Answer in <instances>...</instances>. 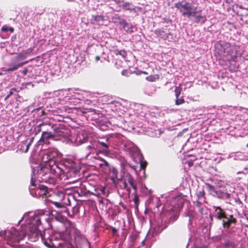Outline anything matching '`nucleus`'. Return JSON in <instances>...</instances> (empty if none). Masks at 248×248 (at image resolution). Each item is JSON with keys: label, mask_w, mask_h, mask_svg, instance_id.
<instances>
[{"label": "nucleus", "mask_w": 248, "mask_h": 248, "mask_svg": "<svg viewBox=\"0 0 248 248\" xmlns=\"http://www.w3.org/2000/svg\"><path fill=\"white\" fill-rule=\"evenodd\" d=\"M224 192L221 191V190H215L213 193H212V195L214 197L217 198L219 199H223L224 197Z\"/></svg>", "instance_id": "a211bd4d"}, {"label": "nucleus", "mask_w": 248, "mask_h": 248, "mask_svg": "<svg viewBox=\"0 0 248 248\" xmlns=\"http://www.w3.org/2000/svg\"><path fill=\"white\" fill-rule=\"evenodd\" d=\"M185 202V201L183 199L180 200V201L179 202V203H178V206L180 208H182Z\"/></svg>", "instance_id": "473e14b6"}, {"label": "nucleus", "mask_w": 248, "mask_h": 248, "mask_svg": "<svg viewBox=\"0 0 248 248\" xmlns=\"http://www.w3.org/2000/svg\"><path fill=\"white\" fill-rule=\"evenodd\" d=\"M16 91V89H15V88H12V89L10 90V92H9V93L8 95L7 96L6 98H8V97H10L11 95H12V94H13V91Z\"/></svg>", "instance_id": "58836bf2"}, {"label": "nucleus", "mask_w": 248, "mask_h": 248, "mask_svg": "<svg viewBox=\"0 0 248 248\" xmlns=\"http://www.w3.org/2000/svg\"><path fill=\"white\" fill-rule=\"evenodd\" d=\"M26 235H28L29 240L31 242H35L40 237L42 238L44 236L41 229H36L35 228L27 229Z\"/></svg>", "instance_id": "9d476101"}, {"label": "nucleus", "mask_w": 248, "mask_h": 248, "mask_svg": "<svg viewBox=\"0 0 248 248\" xmlns=\"http://www.w3.org/2000/svg\"><path fill=\"white\" fill-rule=\"evenodd\" d=\"M131 242H132L131 245H133L134 240L136 239V237L135 236H131Z\"/></svg>", "instance_id": "37998d69"}, {"label": "nucleus", "mask_w": 248, "mask_h": 248, "mask_svg": "<svg viewBox=\"0 0 248 248\" xmlns=\"http://www.w3.org/2000/svg\"><path fill=\"white\" fill-rule=\"evenodd\" d=\"M108 139H106V141H108Z\"/></svg>", "instance_id": "6e6d98bb"}, {"label": "nucleus", "mask_w": 248, "mask_h": 248, "mask_svg": "<svg viewBox=\"0 0 248 248\" xmlns=\"http://www.w3.org/2000/svg\"><path fill=\"white\" fill-rule=\"evenodd\" d=\"M140 73H142L144 74H147V73L146 72H140Z\"/></svg>", "instance_id": "3c124183"}, {"label": "nucleus", "mask_w": 248, "mask_h": 248, "mask_svg": "<svg viewBox=\"0 0 248 248\" xmlns=\"http://www.w3.org/2000/svg\"><path fill=\"white\" fill-rule=\"evenodd\" d=\"M121 74L122 75H124V69H123L122 71H121Z\"/></svg>", "instance_id": "09e8293b"}, {"label": "nucleus", "mask_w": 248, "mask_h": 248, "mask_svg": "<svg viewBox=\"0 0 248 248\" xmlns=\"http://www.w3.org/2000/svg\"><path fill=\"white\" fill-rule=\"evenodd\" d=\"M124 186H125V188H126L127 185H126V182H125Z\"/></svg>", "instance_id": "603ef678"}, {"label": "nucleus", "mask_w": 248, "mask_h": 248, "mask_svg": "<svg viewBox=\"0 0 248 248\" xmlns=\"http://www.w3.org/2000/svg\"><path fill=\"white\" fill-rule=\"evenodd\" d=\"M99 60H100V57H99V56H96V57H95V60H96V61H99Z\"/></svg>", "instance_id": "49530a36"}, {"label": "nucleus", "mask_w": 248, "mask_h": 248, "mask_svg": "<svg viewBox=\"0 0 248 248\" xmlns=\"http://www.w3.org/2000/svg\"><path fill=\"white\" fill-rule=\"evenodd\" d=\"M186 217H188V221H189V223H191V221L194 218V215H193L192 212H191V211H189L187 212V213H186Z\"/></svg>", "instance_id": "bb28decb"}, {"label": "nucleus", "mask_w": 248, "mask_h": 248, "mask_svg": "<svg viewBox=\"0 0 248 248\" xmlns=\"http://www.w3.org/2000/svg\"><path fill=\"white\" fill-rule=\"evenodd\" d=\"M38 110H41V114H42V115H43V114H44V110H41L40 108H38Z\"/></svg>", "instance_id": "de8ad7c7"}, {"label": "nucleus", "mask_w": 248, "mask_h": 248, "mask_svg": "<svg viewBox=\"0 0 248 248\" xmlns=\"http://www.w3.org/2000/svg\"><path fill=\"white\" fill-rule=\"evenodd\" d=\"M88 140V137L83 133H80L78 135L75 139V142L77 145L85 143Z\"/></svg>", "instance_id": "f3484780"}, {"label": "nucleus", "mask_w": 248, "mask_h": 248, "mask_svg": "<svg viewBox=\"0 0 248 248\" xmlns=\"http://www.w3.org/2000/svg\"><path fill=\"white\" fill-rule=\"evenodd\" d=\"M59 196L60 197H62V199H64V195H63V194L62 193H61L59 194Z\"/></svg>", "instance_id": "a18cd8bd"}, {"label": "nucleus", "mask_w": 248, "mask_h": 248, "mask_svg": "<svg viewBox=\"0 0 248 248\" xmlns=\"http://www.w3.org/2000/svg\"><path fill=\"white\" fill-rule=\"evenodd\" d=\"M197 199L202 200L203 201H205V192L203 189L198 191L196 193Z\"/></svg>", "instance_id": "5701e85b"}, {"label": "nucleus", "mask_w": 248, "mask_h": 248, "mask_svg": "<svg viewBox=\"0 0 248 248\" xmlns=\"http://www.w3.org/2000/svg\"><path fill=\"white\" fill-rule=\"evenodd\" d=\"M1 31L4 32H7L8 31H10L11 32H13L14 31V29L13 27H9L6 25H4L1 28Z\"/></svg>", "instance_id": "393cba45"}, {"label": "nucleus", "mask_w": 248, "mask_h": 248, "mask_svg": "<svg viewBox=\"0 0 248 248\" xmlns=\"http://www.w3.org/2000/svg\"><path fill=\"white\" fill-rule=\"evenodd\" d=\"M31 142V140L30 141L29 143H28L27 145H26V150L25 151V152H27L28 151Z\"/></svg>", "instance_id": "79ce46f5"}, {"label": "nucleus", "mask_w": 248, "mask_h": 248, "mask_svg": "<svg viewBox=\"0 0 248 248\" xmlns=\"http://www.w3.org/2000/svg\"><path fill=\"white\" fill-rule=\"evenodd\" d=\"M63 172H62V173L60 175L66 173V176L67 178H75V180L74 181H76L80 178V175L79 174V170L77 168L71 167L68 169L67 172H65L63 170Z\"/></svg>", "instance_id": "f8f14e48"}, {"label": "nucleus", "mask_w": 248, "mask_h": 248, "mask_svg": "<svg viewBox=\"0 0 248 248\" xmlns=\"http://www.w3.org/2000/svg\"><path fill=\"white\" fill-rule=\"evenodd\" d=\"M55 157V154L48 151L43 154L42 160L46 164L40 165L36 169L38 170V176L41 179H38L39 181L48 182L51 178L52 174L60 175L63 172L62 169L55 163L54 160Z\"/></svg>", "instance_id": "f03ea898"}, {"label": "nucleus", "mask_w": 248, "mask_h": 248, "mask_svg": "<svg viewBox=\"0 0 248 248\" xmlns=\"http://www.w3.org/2000/svg\"><path fill=\"white\" fill-rule=\"evenodd\" d=\"M127 26V23H126L125 22V28H126V27ZM132 29H133V27H131L130 29H129V28H127V30H126V28H125V31H129V32H132V31H133Z\"/></svg>", "instance_id": "ea45409f"}, {"label": "nucleus", "mask_w": 248, "mask_h": 248, "mask_svg": "<svg viewBox=\"0 0 248 248\" xmlns=\"http://www.w3.org/2000/svg\"><path fill=\"white\" fill-rule=\"evenodd\" d=\"M226 248H235L236 247L235 244L230 240H227L223 244Z\"/></svg>", "instance_id": "aec40b11"}, {"label": "nucleus", "mask_w": 248, "mask_h": 248, "mask_svg": "<svg viewBox=\"0 0 248 248\" xmlns=\"http://www.w3.org/2000/svg\"><path fill=\"white\" fill-rule=\"evenodd\" d=\"M59 241V239L54 235L50 236L47 238H45L44 236L42 238V242L48 248H57L62 245Z\"/></svg>", "instance_id": "1a4fd4ad"}, {"label": "nucleus", "mask_w": 248, "mask_h": 248, "mask_svg": "<svg viewBox=\"0 0 248 248\" xmlns=\"http://www.w3.org/2000/svg\"><path fill=\"white\" fill-rule=\"evenodd\" d=\"M127 190L128 192L129 191V188H127Z\"/></svg>", "instance_id": "864d4df0"}, {"label": "nucleus", "mask_w": 248, "mask_h": 248, "mask_svg": "<svg viewBox=\"0 0 248 248\" xmlns=\"http://www.w3.org/2000/svg\"><path fill=\"white\" fill-rule=\"evenodd\" d=\"M46 202L47 205L50 206L51 208H53V207L49 204V203L54 205L56 209L59 210L57 211L59 213L66 212L67 210L66 207L64 205L63 203L61 202L52 201L50 200L47 199Z\"/></svg>", "instance_id": "4468645a"}, {"label": "nucleus", "mask_w": 248, "mask_h": 248, "mask_svg": "<svg viewBox=\"0 0 248 248\" xmlns=\"http://www.w3.org/2000/svg\"><path fill=\"white\" fill-rule=\"evenodd\" d=\"M115 53L116 54V59L115 62V65L117 68L119 69L123 67V61L124 59V50H115Z\"/></svg>", "instance_id": "ddd939ff"}, {"label": "nucleus", "mask_w": 248, "mask_h": 248, "mask_svg": "<svg viewBox=\"0 0 248 248\" xmlns=\"http://www.w3.org/2000/svg\"><path fill=\"white\" fill-rule=\"evenodd\" d=\"M65 129L63 125H60L58 127H56L53 129L54 137L56 136H60L65 137L67 136V132L64 131Z\"/></svg>", "instance_id": "dca6fc26"}, {"label": "nucleus", "mask_w": 248, "mask_h": 248, "mask_svg": "<svg viewBox=\"0 0 248 248\" xmlns=\"http://www.w3.org/2000/svg\"><path fill=\"white\" fill-rule=\"evenodd\" d=\"M205 185L207 188L208 191L210 192V194L212 195V193H213L214 191L216 190L215 189V187L208 183L205 184Z\"/></svg>", "instance_id": "c756f323"}, {"label": "nucleus", "mask_w": 248, "mask_h": 248, "mask_svg": "<svg viewBox=\"0 0 248 248\" xmlns=\"http://www.w3.org/2000/svg\"><path fill=\"white\" fill-rule=\"evenodd\" d=\"M98 143L102 145V147H104L105 149L103 150V152L105 154H108L109 153V151L108 150V145L106 143L102 141H99Z\"/></svg>", "instance_id": "b1692460"}, {"label": "nucleus", "mask_w": 248, "mask_h": 248, "mask_svg": "<svg viewBox=\"0 0 248 248\" xmlns=\"http://www.w3.org/2000/svg\"><path fill=\"white\" fill-rule=\"evenodd\" d=\"M125 151L128 152L129 154L133 158V160L136 162L139 163V166L138 165L137 166L134 165L132 168L135 171H137V168L139 167L140 170L142 169L145 170V168L147 165L146 161L143 162V157L141 153L140 152L139 149L135 146L132 144V146L127 147L125 144Z\"/></svg>", "instance_id": "20e7f679"}, {"label": "nucleus", "mask_w": 248, "mask_h": 248, "mask_svg": "<svg viewBox=\"0 0 248 248\" xmlns=\"http://www.w3.org/2000/svg\"><path fill=\"white\" fill-rule=\"evenodd\" d=\"M185 102V100L183 98L179 99L178 98H176L175 100V104L176 105H181Z\"/></svg>", "instance_id": "2f4dec72"}, {"label": "nucleus", "mask_w": 248, "mask_h": 248, "mask_svg": "<svg viewBox=\"0 0 248 248\" xmlns=\"http://www.w3.org/2000/svg\"><path fill=\"white\" fill-rule=\"evenodd\" d=\"M32 173L31 175V186H30V189H35V195H38L39 196H47L49 194L48 191V188L46 186L42 185H39L38 187H36V185L35 184L36 180L35 175H38V170H36L34 167H31ZM40 177L38 176L39 178Z\"/></svg>", "instance_id": "39448f33"}, {"label": "nucleus", "mask_w": 248, "mask_h": 248, "mask_svg": "<svg viewBox=\"0 0 248 248\" xmlns=\"http://www.w3.org/2000/svg\"><path fill=\"white\" fill-rule=\"evenodd\" d=\"M21 72L24 75H26L28 72V69L25 68Z\"/></svg>", "instance_id": "a19ab883"}, {"label": "nucleus", "mask_w": 248, "mask_h": 248, "mask_svg": "<svg viewBox=\"0 0 248 248\" xmlns=\"http://www.w3.org/2000/svg\"><path fill=\"white\" fill-rule=\"evenodd\" d=\"M53 138H54V135L52 132L44 131L42 134L41 138L38 141V143L39 144L47 143L48 142V140Z\"/></svg>", "instance_id": "2eb2a0df"}, {"label": "nucleus", "mask_w": 248, "mask_h": 248, "mask_svg": "<svg viewBox=\"0 0 248 248\" xmlns=\"http://www.w3.org/2000/svg\"><path fill=\"white\" fill-rule=\"evenodd\" d=\"M223 197H224L223 199H230L231 195H230V194H229L227 192H226V193L224 192Z\"/></svg>", "instance_id": "e433bc0d"}, {"label": "nucleus", "mask_w": 248, "mask_h": 248, "mask_svg": "<svg viewBox=\"0 0 248 248\" xmlns=\"http://www.w3.org/2000/svg\"><path fill=\"white\" fill-rule=\"evenodd\" d=\"M86 149L89 150V152L87 154V156L92 153H94L95 152V149L93 144L88 146L86 148Z\"/></svg>", "instance_id": "a878e982"}, {"label": "nucleus", "mask_w": 248, "mask_h": 248, "mask_svg": "<svg viewBox=\"0 0 248 248\" xmlns=\"http://www.w3.org/2000/svg\"><path fill=\"white\" fill-rule=\"evenodd\" d=\"M223 234H219L215 236L214 239L215 241H219L223 238Z\"/></svg>", "instance_id": "72a5a7b5"}, {"label": "nucleus", "mask_w": 248, "mask_h": 248, "mask_svg": "<svg viewBox=\"0 0 248 248\" xmlns=\"http://www.w3.org/2000/svg\"><path fill=\"white\" fill-rule=\"evenodd\" d=\"M171 20L169 18H164V22H171Z\"/></svg>", "instance_id": "c03bdc74"}, {"label": "nucleus", "mask_w": 248, "mask_h": 248, "mask_svg": "<svg viewBox=\"0 0 248 248\" xmlns=\"http://www.w3.org/2000/svg\"><path fill=\"white\" fill-rule=\"evenodd\" d=\"M104 165L106 166V167H108L109 166V164L107 161L103 160L102 163L100 164V166L102 167Z\"/></svg>", "instance_id": "c9c22d12"}, {"label": "nucleus", "mask_w": 248, "mask_h": 248, "mask_svg": "<svg viewBox=\"0 0 248 248\" xmlns=\"http://www.w3.org/2000/svg\"><path fill=\"white\" fill-rule=\"evenodd\" d=\"M210 217L211 221H213V217L212 216H210Z\"/></svg>", "instance_id": "8fccbe9b"}, {"label": "nucleus", "mask_w": 248, "mask_h": 248, "mask_svg": "<svg viewBox=\"0 0 248 248\" xmlns=\"http://www.w3.org/2000/svg\"><path fill=\"white\" fill-rule=\"evenodd\" d=\"M213 208L215 209V217L217 220H222V227L226 229L227 234L232 235L234 233L235 228L231 226L232 224H236V218L232 215L227 216L225 210L219 206H214Z\"/></svg>", "instance_id": "7ed1b4c3"}, {"label": "nucleus", "mask_w": 248, "mask_h": 248, "mask_svg": "<svg viewBox=\"0 0 248 248\" xmlns=\"http://www.w3.org/2000/svg\"><path fill=\"white\" fill-rule=\"evenodd\" d=\"M247 147H248V143L247 144Z\"/></svg>", "instance_id": "4d7b16f0"}, {"label": "nucleus", "mask_w": 248, "mask_h": 248, "mask_svg": "<svg viewBox=\"0 0 248 248\" xmlns=\"http://www.w3.org/2000/svg\"><path fill=\"white\" fill-rule=\"evenodd\" d=\"M122 170L120 173L118 170L114 168L112 170V173L115 175L117 181H114V183L118 188V191L121 196L124 195V182L123 181V177H124V163H121Z\"/></svg>", "instance_id": "0eeeda50"}, {"label": "nucleus", "mask_w": 248, "mask_h": 248, "mask_svg": "<svg viewBox=\"0 0 248 248\" xmlns=\"http://www.w3.org/2000/svg\"><path fill=\"white\" fill-rule=\"evenodd\" d=\"M128 182L133 188L134 190V193L135 194L137 187L134 184L133 180L130 178V176L129 175H128Z\"/></svg>", "instance_id": "c85d7f7f"}, {"label": "nucleus", "mask_w": 248, "mask_h": 248, "mask_svg": "<svg viewBox=\"0 0 248 248\" xmlns=\"http://www.w3.org/2000/svg\"><path fill=\"white\" fill-rule=\"evenodd\" d=\"M182 91V88L179 86L176 87L174 90L175 95L176 98L179 97Z\"/></svg>", "instance_id": "cd10ccee"}, {"label": "nucleus", "mask_w": 248, "mask_h": 248, "mask_svg": "<svg viewBox=\"0 0 248 248\" xmlns=\"http://www.w3.org/2000/svg\"><path fill=\"white\" fill-rule=\"evenodd\" d=\"M134 201L135 203L137 205H138L139 198H138V196L137 195H136V194L135 195Z\"/></svg>", "instance_id": "4c0bfd02"}, {"label": "nucleus", "mask_w": 248, "mask_h": 248, "mask_svg": "<svg viewBox=\"0 0 248 248\" xmlns=\"http://www.w3.org/2000/svg\"><path fill=\"white\" fill-rule=\"evenodd\" d=\"M204 202L202 200L197 199L196 201L194 202L195 205L199 208V212L202 214L203 212V208L202 207V205Z\"/></svg>", "instance_id": "412c9836"}, {"label": "nucleus", "mask_w": 248, "mask_h": 248, "mask_svg": "<svg viewBox=\"0 0 248 248\" xmlns=\"http://www.w3.org/2000/svg\"><path fill=\"white\" fill-rule=\"evenodd\" d=\"M26 216H27L26 215V216H24V217H23V218L24 217H26Z\"/></svg>", "instance_id": "5fc2aeb1"}, {"label": "nucleus", "mask_w": 248, "mask_h": 248, "mask_svg": "<svg viewBox=\"0 0 248 248\" xmlns=\"http://www.w3.org/2000/svg\"><path fill=\"white\" fill-rule=\"evenodd\" d=\"M155 33L158 36L164 40L170 41L173 39V34L170 31V29L168 30L166 28L157 29L155 30Z\"/></svg>", "instance_id": "9b49d317"}, {"label": "nucleus", "mask_w": 248, "mask_h": 248, "mask_svg": "<svg viewBox=\"0 0 248 248\" xmlns=\"http://www.w3.org/2000/svg\"><path fill=\"white\" fill-rule=\"evenodd\" d=\"M50 221V217L41 212L30 215L26 218L25 224L21 226L20 230L11 232V237L14 241L19 242L25 237L27 229L35 228L45 230L49 229L51 226Z\"/></svg>", "instance_id": "f257e3e1"}, {"label": "nucleus", "mask_w": 248, "mask_h": 248, "mask_svg": "<svg viewBox=\"0 0 248 248\" xmlns=\"http://www.w3.org/2000/svg\"><path fill=\"white\" fill-rule=\"evenodd\" d=\"M175 7L177 8L184 15L191 16L196 14L197 8L192 3L187 2L186 0H182L175 4Z\"/></svg>", "instance_id": "423d86ee"}, {"label": "nucleus", "mask_w": 248, "mask_h": 248, "mask_svg": "<svg viewBox=\"0 0 248 248\" xmlns=\"http://www.w3.org/2000/svg\"><path fill=\"white\" fill-rule=\"evenodd\" d=\"M191 20L197 23H203L206 20L205 16H190Z\"/></svg>", "instance_id": "6ab92c4d"}, {"label": "nucleus", "mask_w": 248, "mask_h": 248, "mask_svg": "<svg viewBox=\"0 0 248 248\" xmlns=\"http://www.w3.org/2000/svg\"><path fill=\"white\" fill-rule=\"evenodd\" d=\"M146 79L149 81H154L155 80V78L154 76H150L146 78Z\"/></svg>", "instance_id": "f704fd0d"}, {"label": "nucleus", "mask_w": 248, "mask_h": 248, "mask_svg": "<svg viewBox=\"0 0 248 248\" xmlns=\"http://www.w3.org/2000/svg\"><path fill=\"white\" fill-rule=\"evenodd\" d=\"M105 16H93L94 17V20L98 22L99 24H103L102 23Z\"/></svg>", "instance_id": "7c9ffc66"}, {"label": "nucleus", "mask_w": 248, "mask_h": 248, "mask_svg": "<svg viewBox=\"0 0 248 248\" xmlns=\"http://www.w3.org/2000/svg\"><path fill=\"white\" fill-rule=\"evenodd\" d=\"M46 125V124L45 123H43L36 126L34 128L33 133H34L35 135H37L42 131V127L45 126Z\"/></svg>", "instance_id": "4be33fe9"}, {"label": "nucleus", "mask_w": 248, "mask_h": 248, "mask_svg": "<svg viewBox=\"0 0 248 248\" xmlns=\"http://www.w3.org/2000/svg\"><path fill=\"white\" fill-rule=\"evenodd\" d=\"M26 58V56L24 54H19L16 56L12 61L9 64L6 69L7 72L14 71L18 68L21 67L28 62H23Z\"/></svg>", "instance_id": "6e6552de"}]
</instances>
